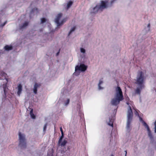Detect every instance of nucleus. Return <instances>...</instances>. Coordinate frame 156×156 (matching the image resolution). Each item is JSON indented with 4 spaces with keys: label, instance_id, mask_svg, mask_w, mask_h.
I'll return each mask as SVG.
<instances>
[{
    "label": "nucleus",
    "instance_id": "nucleus-32",
    "mask_svg": "<svg viewBox=\"0 0 156 156\" xmlns=\"http://www.w3.org/2000/svg\"><path fill=\"white\" fill-rule=\"evenodd\" d=\"M46 127H47V125H46V124H45L44 125V128H43L44 130H46Z\"/></svg>",
    "mask_w": 156,
    "mask_h": 156
},
{
    "label": "nucleus",
    "instance_id": "nucleus-31",
    "mask_svg": "<svg viewBox=\"0 0 156 156\" xmlns=\"http://www.w3.org/2000/svg\"><path fill=\"white\" fill-rule=\"evenodd\" d=\"M60 130L61 131V134H63V130H62V127H60Z\"/></svg>",
    "mask_w": 156,
    "mask_h": 156
},
{
    "label": "nucleus",
    "instance_id": "nucleus-1",
    "mask_svg": "<svg viewBox=\"0 0 156 156\" xmlns=\"http://www.w3.org/2000/svg\"><path fill=\"white\" fill-rule=\"evenodd\" d=\"M114 97L112 99L111 103L113 105H117L123 99V96L121 89L119 86L115 87Z\"/></svg>",
    "mask_w": 156,
    "mask_h": 156
},
{
    "label": "nucleus",
    "instance_id": "nucleus-25",
    "mask_svg": "<svg viewBox=\"0 0 156 156\" xmlns=\"http://www.w3.org/2000/svg\"><path fill=\"white\" fill-rule=\"evenodd\" d=\"M73 4V2L71 1H69V2L67 3V6H66V8H67V9H68L69 8H70V7L71 6V5H72Z\"/></svg>",
    "mask_w": 156,
    "mask_h": 156
},
{
    "label": "nucleus",
    "instance_id": "nucleus-37",
    "mask_svg": "<svg viewBox=\"0 0 156 156\" xmlns=\"http://www.w3.org/2000/svg\"><path fill=\"white\" fill-rule=\"evenodd\" d=\"M127 104H128V103H127Z\"/></svg>",
    "mask_w": 156,
    "mask_h": 156
},
{
    "label": "nucleus",
    "instance_id": "nucleus-18",
    "mask_svg": "<svg viewBox=\"0 0 156 156\" xmlns=\"http://www.w3.org/2000/svg\"><path fill=\"white\" fill-rule=\"evenodd\" d=\"M28 23L27 22H25L23 24L20 26V27L21 29H24L28 25Z\"/></svg>",
    "mask_w": 156,
    "mask_h": 156
},
{
    "label": "nucleus",
    "instance_id": "nucleus-9",
    "mask_svg": "<svg viewBox=\"0 0 156 156\" xmlns=\"http://www.w3.org/2000/svg\"><path fill=\"white\" fill-rule=\"evenodd\" d=\"M143 123L142 124L146 128L147 131V133L148 136L150 138H152V136L151 133V131L148 125L145 122H143Z\"/></svg>",
    "mask_w": 156,
    "mask_h": 156
},
{
    "label": "nucleus",
    "instance_id": "nucleus-33",
    "mask_svg": "<svg viewBox=\"0 0 156 156\" xmlns=\"http://www.w3.org/2000/svg\"><path fill=\"white\" fill-rule=\"evenodd\" d=\"M136 115H138L139 116V115L138 114V112H137L136 111V112L135 113Z\"/></svg>",
    "mask_w": 156,
    "mask_h": 156
},
{
    "label": "nucleus",
    "instance_id": "nucleus-23",
    "mask_svg": "<svg viewBox=\"0 0 156 156\" xmlns=\"http://www.w3.org/2000/svg\"><path fill=\"white\" fill-rule=\"evenodd\" d=\"M30 115L31 118L33 119H35L36 118L35 116L33 113V109H31L30 112Z\"/></svg>",
    "mask_w": 156,
    "mask_h": 156
},
{
    "label": "nucleus",
    "instance_id": "nucleus-8",
    "mask_svg": "<svg viewBox=\"0 0 156 156\" xmlns=\"http://www.w3.org/2000/svg\"><path fill=\"white\" fill-rule=\"evenodd\" d=\"M80 52L82 53V54L80 55L79 56V59L81 61H82V60H83L85 57L86 54V50L83 47H81L80 48Z\"/></svg>",
    "mask_w": 156,
    "mask_h": 156
},
{
    "label": "nucleus",
    "instance_id": "nucleus-17",
    "mask_svg": "<svg viewBox=\"0 0 156 156\" xmlns=\"http://www.w3.org/2000/svg\"><path fill=\"white\" fill-rule=\"evenodd\" d=\"M144 88L141 87L140 86H139L135 90V93L136 94H140L141 90Z\"/></svg>",
    "mask_w": 156,
    "mask_h": 156
},
{
    "label": "nucleus",
    "instance_id": "nucleus-35",
    "mask_svg": "<svg viewBox=\"0 0 156 156\" xmlns=\"http://www.w3.org/2000/svg\"><path fill=\"white\" fill-rule=\"evenodd\" d=\"M52 39V37H51V38H50V39H49V40H51Z\"/></svg>",
    "mask_w": 156,
    "mask_h": 156
},
{
    "label": "nucleus",
    "instance_id": "nucleus-24",
    "mask_svg": "<svg viewBox=\"0 0 156 156\" xmlns=\"http://www.w3.org/2000/svg\"><path fill=\"white\" fill-rule=\"evenodd\" d=\"M70 101V98H67L66 101H64V105L65 106H67L69 103Z\"/></svg>",
    "mask_w": 156,
    "mask_h": 156
},
{
    "label": "nucleus",
    "instance_id": "nucleus-19",
    "mask_svg": "<svg viewBox=\"0 0 156 156\" xmlns=\"http://www.w3.org/2000/svg\"><path fill=\"white\" fill-rule=\"evenodd\" d=\"M76 29V27L75 26H73L72 27L70 30L69 32V33L68 35L69 36L70 35H71V34H72L75 31Z\"/></svg>",
    "mask_w": 156,
    "mask_h": 156
},
{
    "label": "nucleus",
    "instance_id": "nucleus-34",
    "mask_svg": "<svg viewBox=\"0 0 156 156\" xmlns=\"http://www.w3.org/2000/svg\"><path fill=\"white\" fill-rule=\"evenodd\" d=\"M125 152H126V153L125 156H126L127 151H125Z\"/></svg>",
    "mask_w": 156,
    "mask_h": 156
},
{
    "label": "nucleus",
    "instance_id": "nucleus-38",
    "mask_svg": "<svg viewBox=\"0 0 156 156\" xmlns=\"http://www.w3.org/2000/svg\"><path fill=\"white\" fill-rule=\"evenodd\" d=\"M111 156H113V155H111Z\"/></svg>",
    "mask_w": 156,
    "mask_h": 156
},
{
    "label": "nucleus",
    "instance_id": "nucleus-14",
    "mask_svg": "<svg viewBox=\"0 0 156 156\" xmlns=\"http://www.w3.org/2000/svg\"><path fill=\"white\" fill-rule=\"evenodd\" d=\"M114 121V119L112 117L109 118L107 120L106 122L108 124L112 127H113V123Z\"/></svg>",
    "mask_w": 156,
    "mask_h": 156
},
{
    "label": "nucleus",
    "instance_id": "nucleus-7",
    "mask_svg": "<svg viewBox=\"0 0 156 156\" xmlns=\"http://www.w3.org/2000/svg\"><path fill=\"white\" fill-rule=\"evenodd\" d=\"M7 75L5 73L3 72H0V79L4 80V83L3 85V87L4 93L5 94L6 91L7 89V80L6 78Z\"/></svg>",
    "mask_w": 156,
    "mask_h": 156
},
{
    "label": "nucleus",
    "instance_id": "nucleus-28",
    "mask_svg": "<svg viewBox=\"0 0 156 156\" xmlns=\"http://www.w3.org/2000/svg\"><path fill=\"white\" fill-rule=\"evenodd\" d=\"M154 127L153 128V129L154 130V133H156V120L155 121V122L153 123Z\"/></svg>",
    "mask_w": 156,
    "mask_h": 156
},
{
    "label": "nucleus",
    "instance_id": "nucleus-26",
    "mask_svg": "<svg viewBox=\"0 0 156 156\" xmlns=\"http://www.w3.org/2000/svg\"><path fill=\"white\" fill-rule=\"evenodd\" d=\"M47 21V20L44 18H42L41 19V23L42 24L46 23Z\"/></svg>",
    "mask_w": 156,
    "mask_h": 156
},
{
    "label": "nucleus",
    "instance_id": "nucleus-16",
    "mask_svg": "<svg viewBox=\"0 0 156 156\" xmlns=\"http://www.w3.org/2000/svg\"><path fill=\"white\" fill-rule=\"evenodd\" d=\"M103 83V81L102 79H101L99 81V82L98 84V88L99 90H101L104 89L103 87L102 86V85Z\"/></svg>",
    "mask_w": 156,
    "mask_h": 156
},
{
    "label": "nucleus",
    "instance_id": "nucleus-20",
    "mask_svg": "<svg viewBox=\"0 0 156 156\" xmlns=\"http://www.w3.org/2000/svg\"><path fill=\"white\" fill-rule=\"evenodd\" d=\"M67 143V141L66 140H64L63 141H62V142H61L60 144H58V145L59 146H64Z\"/></svg>",
    "mask_w": 156,
    "mask_h": 156
},
{
    "label": "nucleus",
    "instance_id": "nucleus-13",
    "mask_svg": "<svg viewBox=\"0 0 156 156\" xmlns=\"http://www.w3.org/2000/svg\"><path fill=\"white\" fill-rule=\"evenodd\" d=\"M40 84L38 83H35L33 89L34 93L35 94H36L37 93V89L39 88L40 87Z\"/></svg>",
    "mask_w": 156,
    "mask_h": 156
},
{
    "label": "nucleus",
    "instance_id": "nucleus-2",
    "mask_svg": "<svg viewBox=\"0 0 156 156\" xmlns=\"http://www.w3.org/2000/svg\"><path fill=\"white\" fill-rule=\"evenodd\" d=\"M133 112L130 106L128 108L127 115V119L126 121V129L127 132H130L132 128V123L133 119Z\"/></svg>",
    "mask_w": 156,
    "mask_h": 156
},
{
    "label": "nucleus",
    "instance_id": "nucleus-30",
    "mask_svg": "<svg viewBox=\"0 0 156 156\" xmlns=\"http://www.w3.org/2000/svg\"><path fill=\"white\" fill-rule=\"evenodd\" d=\"M139 120H140V121L141 122V123H142V124L143 123V122H144L143 120V119H142L140 117H139Z\"/></svg>",
    "mask_w": 156,
    "mask_h": 156
},
{
    "label": "nucleus",
    "instance_id": "nucleus-29",
    "mask_svg": "<svg viewBox=\"0 0 156 156\" xmlns=\"http://www.w3.org/2000/svg\"><path fill=\"white\" fill-rule=\"evenodd\" d=\"M7 21H5L3 24H1V25L0 27H3L7 23Z\"/></svg>",
    "mask_w": 156,
    "mask_h": 156
},
{
    "label": "nucleus",
    "instance_id": "nucleus-5",
    "mask_svg": "<svg viewBox=\"0 0 156 156\" xmlns=\"http://www.w3.org/2000/svg\"><path fill=\"white\" fill-rule=\"evenodd\" d=\"M19 146L21 148H24L26 146V140L25 135L19 132Z\"/></svg>",
    "mask_w": 156,
    "mask_h": 156
},
{
    "label": "nucleus",
    "instance_id": "nucleus-3",
    "mask_svg": "<svg viewBox=\"0 0 156 156\" xmlns=\"http://www.w3.org/2000/svg\"><path fill=\"white\" fill-rule=\"evenodd\" d=\"M145 77L144 74L141 72L138 73L136 78V83L138 85L140 86L141 88L144 87V81Z\"/></svg>",
    "mask_w": 156,
    "mask_h": 156
},
{
    "label": "nucleus",
    "instance_id": "nucleus-10",
    "mask_svg": "<svg viewBox=\"0 0 156 156\" xmlns=\"http://www.w3.org/2000/svg\"><path fill=\"white\" fill-rule=\"evenodd\" d=\"M143 123L142 124L146 128L147 131V133L148 136L150 138H152V136L151 133V131L148 125L145 122H143Z\"/></svg>",
    "mask_w": 156,
    "mask_h": 156
},
{
    "label": "nucleus",
    "instance_id": "nucleus-4",
    "mask_svg": "<svg viewBox=\"0 0 156 156\" xmlns=\"http://www.w3.org/2000/svg\"><path fill=\"white\" fill-rule=\"evenodd\" d=\"M66 20L67 18L63 17L62 14L61 13L57 15L55 19V22L58 27L62 25Z\"/></svg>",
    "mask_w": 156,
    "mask_h": 156
},
{
    "label": "nucleus",
    "instance_id": "nucleus-12",
    "mask_svg": "<svg viewBox=\"0 0 156 156\" xmlns=\"http://www.w3.org/2000/svg\"><path fill=\"white\" fill-rule=\"evenodd\" d=\"M90 10L91 13H96L98 12L101 11L100 7L98 4L94 7L91 8L90 9Z\"/></svg>",
    "mask_w": 156,
    "mask_h": 156
},
{
    "label": "nucleus",
    "instance_id": "nucleus-21",
    "mask_svg": "<svg viewBox=\"0 0 156 156\" xmlns=\"http://www.w3.org/2000/svg\"><path fill=\"white\" fill-rule=\"evenodd\" d=\"M4 48L5 50L9 51L12 49V47L11 45H6Z\"/></svg>",
    "mask_w": 156,
    "mask_h": 156
},
{
    "label": "nucleus",
    "instance_id": "nucleus-11",
    "mask_svg": "<svg viewBox=\"0 0 156 156\" xmlns=\"http://www.w3.org/2000/svg\"><path fill=\"white\" fill-rule=\"evenodd\" d=\"M143 123L142 124L146 128L147 131V133L148 136L150 138H152V136L151 133V131L148 125L145 122H143Z\"/></svg>",
    "mask_w": 156,
    "mask_h": 156
},
{
    "label": "nucleus",
    "instance_id": "nucleus-22",
    "mask_svg": "<svg viewBox=\"0 0 156 156\" xmlns=\"http://www.w3.org/2000/svg\"><path fill=\"white\" fill-rule=\"evenodd\" d=\"M150 23H148L146 27L144 29L146 31V33H147L150 30Z\"/></svg>",
    "mask_w": 156,
    "mask_h": 156
},
{
    "label": "nucleus",
    "instance_id": "nucleus-6",
    "mask_svg": "<svg viewBox=\"0 0 156 156\" xmlns=\"http://www.w3.org/2000/svg\"><path fill=\"white\" fill-rule=\"evenodd\" d=\"M87 68V66L83 64L77 65L75 67V75H78L80 72L85 71Z\"/></svg>",
    "mask_w": 156,
    "mask_h": 156
},
{
    "label": "nucleus",
    "instance_id": "nucleus-36",
    "mask_svg": "<svg viewBox=\"0 0 156 156\" xmlns=\"http://www.w3.org/2000/svg\"><path fill=\"white\" fill-rule=\"evenodd\" d=\"M58 54H59V52H58L57 53V55H58Z\"/></svg>",
    "mask_w": 156,
    "mask_h": 156
},
{
    "label": "nucleus",
    "instance_id": "nucleus-15",
    "mask_svg": "<svg viewBox=\"0 0 156 156\" xmlns=\"http://www.w3.org/2000/svg\"><path fill=\"white\" fill-rule=\"evenodd\" d=\"M22 86L21 84H19L17 86V90L18 91L17 94L19 96L20 95V94L21 93L22 91Z\"/></svg>",
    "mask_w": 156,
    "mask_h": 156
},
{
    "label": "nucleus",
    "instance_id": "nucleus-27",
    "mask_svg": "<svg viewBox=\"0 0 156 156\" xmlns=\"http://www.w3.org/2000/svg\"><path fill=\"white\" fill-rule=\"evenodd\" d=\"M63 137V134H62V136L60 137V138L58 141V144H60L61 142H62V140Z\"/></svg>",
    "mask_w": 156,
    "mask_h": 156
}]
</instances>
